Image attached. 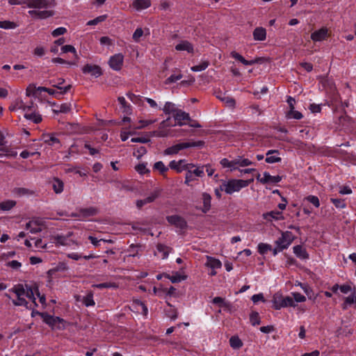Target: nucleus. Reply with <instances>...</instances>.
Returning a JSON list of instances; mask_svg holds the SVG:
<instances>
[{
	"mask_svg": "<svg viewBox=\"0 0 356 356\" xmlns=\"http://www.w3.org/2000/svg\"><path fill=\"white\" fill-rule=\"evenodd\" d=\"M10 5H26L33 8L29 10V15L35 19H44L54 15V11L40 9L54 8L56 6L55 0H8Z\"/></svg>",
	"mask_w": 356,
	"mask_h": 356,
	"instance_id": "1",
	"label": "nucleus"
},
{
	"mask_svg": "<svg viewBox=\"0 0 356 356\" xmlns=\"http://www.w3.org/2000/svg\"><path fill=\"white\" fill-rule=\"evenodd\" d=\"M9 292L15 295V298L12 299L14 305L23 306L29 309H33L38 307L34 291L30 286L18 284L10 289Z\"/></svg>",
	"mask_w": 356,
	"mask_h": 356,
	"instance_id": "2",
	"label": "nucleus"
},
{
	"mask_svg": "<svg viewBox=\"0 0 356 356\" xmlns=\"http://www.w3.org/2000/svg\"><path fill=\"white\" fill-rule=\"evenodd\" d=\"M252 181L253 179L248 180L232 179L227 181H222L220 186V190L225 191L227 194L231 195L247 187Z\"/></svg>",
	"mask_w": 356,
	"mask_h": 356,
	"instance_id": "3",
	"label": "nucleus"
},
{
	"mask_svg": "<svg viewBox=\"0 0 356 356\" xmlns=\"http://www.w3.org/2000/svg\"><path fill=\"white\" fill-rule=\"evenodd\" d=\"M204 143L202 140L196 142H184L176 144L164 150V155H174L179 153L180 150L193 147H202Z\"/></svg>",
	"mask_w": 356,
	"mask_h": 356,
	"instance_id": "4",
	"label": "nucleus"
},
{
	"mask_svg": "<svg viewBox=\"0 0 356 356\" xmlns=\"http://www.w3.org/2000/svg\"><path fill=\"white\" fill-rule=\"evenodd\" d=\"M73 236L72 232H69L66 235L56 234L51 237L52 242L56 246H79V243L72 238Z\"/></svg>",
	"mask_w": 356,
	"mask_h": 356,
	"instance_id": "5",
	"label": "nucleus"
},
{
	"mask_svg": "<svg viewBox=\"0 0 356 356\" xmlns=\"http://www.w3.org/2000/svg\"><path fill=\"white\" fill-rule=\"evenodd\" d=\"M294 238L295 236L291 232H282L281 236L275 241V244L277 246L280 247L284 250L291 245Z\"/></svg>",
	"mask_w": 356,
	"mask_h": 356,
	"instance_id": "6",
	"label": "nucleus"
},
{
	"mask_svg": "<svg viewBox=\"0 0 356 356\" xmlns=\"http://www.w3.org/2000/svg\"><path fill=\"white\" fill-rule=\"evenodd\" d=\"M24 118L35 124L40 123L42 120L41 115L38 111L37 105L32 102H30V106H29L28 109L24 113Z\"/></svg>",
	"mask_w": 356,
	"mask_h": 356,
	"instance_id": "7",
	"label": "nucleus"
},
{
	"mask_svg": "<svg viewBox=\"0 0 356 356\" xmlns=\"http://www.w3.org/2000/svg\"><path fill=\"white\" fill-rule=\"evenodd\" d=\"M169 167L176 170L177 172H181L183 170L192 169L194 167V165L192 163H186V161L184 159H181L178 161H172L169 163Z\"/></svg>",
	"mask_w": 356,
	"mask_h": 356,
	"instance_id": "8",
	"label": "nucleus"
},
{
	"mask_svg": "<svg viewBox=\"0 0 356 356\" xmlns=\"http://www.w3.org/2000/svg\"><path fill=\"white\" fill-rule=\"evenodd\" d=\"M123 62L124 56L122 54H116L110 58L108 65L112 70L119 71L122 69Z\"/></svg>",
	"mask_w": 356,
	"mask_h": 356,
	"instance_id": "9",
	"label": "nucleus"
},
{
	"mask_svg": "<svg viewBox=\"0 0 356 356\" xmlns=\"http://www.w3.org/2000/svg\"><path fill=\"white\" fill-rule=\"evenodd\" d=\"M83 74H90L95 77H99L102 74V70L99 65L86 64L82 68Z\"/></svg>",
	"mask_w": 356,
	"mask_h": 356,
	"instance_id": "10",
	"label": "nucleus"
},
{
	"mask_svg": "<svg viewBox=\"0 0 356 356\" xmlns=\"http://www.w3.org/2000/svg\"><path fill=\"white\" fill-rule=\"evenodd\" d=\"M168 222L172 225L176 227L177 228H179L180 229H183L186 227V220L181 216L177 215H172L167 216L166 218Z\"/></svg>",
	"mask_w": 356,
	"mask_h": 356,
	"instance_id": "11",
	"label": "nucleus"
},
{
	"mask_svg": "<svg viewBox=\"0 0 356 356\" xmlns=\"http://www.w3.org/2000/svg\"><path fill=\"white\" fill-rule=\"evenodd\" d=\"M173 117L179 126L184 125L187 121L191 120L189 114L179 109L174 113Z\"/></svg>",
	"mask_w": 356,
	"mask_h": 356,
	"instance_id": "12",
	"label": "nucleus"
},
{
	"mask_svg": "<svg viewBox=\"0 0 356 356\" xmlns=\"http://www.w3.org/2000/svg\"><path fill=\"white\" fill-rule=\"evenodd\" d=\"M328 30L325 27H323L313 32L311 35V39L314 42H321L325 40L328 37Z\"/></svg>",
	"mask_w": 356,
	"mask_h": 356,
	"instance_id": "13",
	"label": "nucleus"
},
{
	"mask_svg": "<svg viewBox=\"0 0 356 356\" xmlns=\"http://www.w3.org/2000/svg\"><path fill=\"white\" fill-rule=\"evenodd\" d=\"M29 106H30V102L26 104L21 99H15L10 106H9V110L10 111H17L18 110H22L24 113L28 109Z\"/></svg>",
	"mask_w": 356,
	"mask_h": 356,
	"instance_id": "14",
	"label": "nucleus"
},
{
	"mask_svg": "<svg viewBox=\"0 0 356 356\" xmlns=\"http://www.w3.org/2000/svg\"><path fill=\"white\" fill-rule=\"evenodd\" d=\"M175 49L178 51H186L188 54L194 53V47L191 42L188 40H181L175 45Z\"/></svg>",
	"mask_w": 356,
	"mask_h": 356,
	"instance_id": "15",
	"label": "nucleus"
},
{
	"mask_svg": "<svg viewBox=\"0 0 356 356\" xmlns=\"http://www.w3.org/2000/svg\"><path fill=\"white\" fill-rule=\"evenodd\" d=\"M159 191L158 190L154 191L148 197L143 200H138L136 201V207L138 209H141L144 205L154 202L159 196Z\"/></svg>",
	"mask_w": 356,
	"mask_h": 356,
	"instance_id": "16",
	"label": "nucleus"
},
{
	"mask_svg": "<svg viewBox=\"0 0 356 356\" xmlns=\"http://www.w3.org/2000/svg\"><path fill=\"white\" fill-rule=\"evenodd\" d=\"M52 86L54 87L59 89L60 91H57V90H56L54 89H51V88H48V90L47 92L51 95H54L56 98H59V97L61 95H64V94L67 93L71 88V85H68L65 87L58 86V85H56V84H52Z\"/></svg>",
	"mask_w": 356,
	"mask_h": 356,
	"instance_id": "17",
	"label": "nucleus"
},
{
	"mask_svg": "<svg viewBox=\"0 0 356 356\" xmlns=\"http://www.w3.org/2000/svg\"><path fill=\"white\" fill-rule=\"evenodd\" d=\"M152 5L151 0H134L131 6L137 11L149 8Z\"/></svg>",
	"mask_w": 356,
	"mask_h": 356,
	"instance_id": "18",
	"label": "nucleus"
},
{
	"mask_svg": "<svg viewBox=\"0 0 356 356\" xmlns=\"http://www.w3.org/2000/svg\"><path fill=\"white\" fill-rule=\"evenodd\" d=\"M279 152L275 149L268 150L266 153V162L268 163H275L280 162L282 159L278 156Z\"/></svg>",
	"mask_w": 356,
	"mask_h": 356,
	"instance_id": "19",
	"label": "nucleus"
},
{
	"mask_svg": "<svg viewBox=\"0 0 356 356\" xmlns=\"http://www.w3.org/2000/svg\"><path fill=\"white\" fill-rule=\"evenodd\" d=\"M262 216L264 220L268 221H272L273 220H279L284 219L282 212L278 211H271L270 212L264 213Z\"/></svg>",
	"mask_w": 356,
	"mask_h": 356,
	"instance_id": "20",
	"label": "nucleus"
},
{
	"mask_svg": "<svg viewBox=\"0 0 356 356\" xmlns=\"http://www.w3.org/2000/svg\"><path fill=\"white\" fill-rule=\"evenodd\" d=\"M282 180V177L272 176L268 172H265L263 174L262 179H261V183L262 184H276L280 182Z\"/></svg>",
	"mask_w": 356,
	"mask_h": 356,
	"instance_id": "21",
	"label": "nucleus"
},
{
	"mask_svg": "<svg viewBox=\"0 0 356 356\" xmlns=\"http://www.w3.org/2000/svg\"><path fill=\"white\" fill-rule=\"evenodd\" d=\"M205 266L211 269H220L222 267V263L218 259L211 256H207V261L205 263Z\"/></svg>",
	"mask_w": 356,
	"mask_h": 356,
	"instance_id": "22",
	"label": "nucleus"
},
{
	"mask_svg": "<svg viewBox=\"0 0 356 356\" xmlns=\"http://www.w3.org/2000/svg\"><path fill=\"white\" fill-rule=\"evenodd\" d=\"M80 213L81 216V218H86L90 216H94L97 215L99 212V210L97 208L94 207H90L88 208H82L79 209Z\"/></svg>",
	"mask_w": 356,
	"mask_h": 356,
	"instance_id": "23",
	"label": "nucleus"
},
{
	"mask_svg": "<svg viewBox=\"0 0 356 356\" xmlns=\"http://www.w3.org/2000/svg\"><path fill=\"white\" fill-rule=\"evenodd\" d=\"M254 40L264 41L266 38V31L263 27H257L252 33Z\"/></svg>",
	"mask_w": 356,
	"mask_h": 356,
	"instance_id": "24",
	"label": "nucleus"
},
{
	"mask_svg": "<svg viewBox=\"0 0 356 356\" xmlns=\"http://www.w3.org/2000/svg\"><path fill=\"white\" fill-rule=\"evenodd\" d=\"M51 186H52V188H53L54 191L56 194H60L63 191L64 183L61 179H60L57 177H54L52 179Z\"/></svg>",
	"mask_w": 356,
	"mask_h": 356,
	"instance_id": "25",
	"label": "nucleus"
},
{
	"mask_svg": "<svg viewBox=\"0 0 356 356\" xmlns=\"http://www.w3.org/2000/svg\"><path fill=\"white\" fill-rule=\"evenodd\" d=\"M216 97L220 101L224 102L227 106L232 107V108L234 107L235 100L232 97L227 96L225 94H223L220 92L217 94Z\"/></svg>",
	"mask_w": 356,
	"mask_h": 356,
	"instance_id": "26",
	"label": "nucleus"
},
{
	"mask_svg": "<svg viewBox=\"0 0 356 356\" xmlns=\"http://www.w3.org/2000/svg\"><path fill=\"white\" fill-rule=\"evenodd\" d=\"M42 139L44 142L49 145H55L56 144H60V140L56 137L54 134H47L42 135Z\"/></svg>",
	"mask_w": 356,
	"mask_h": 356,
	"instance_id": "27",
	"label": "nucleus"
},
{
	"mask_svg": "<svg viewBox=\"0 0 356 356\" xmlns=\"http://www.w3.org/2000/svg\"><path fill=\"white\" fill-rule=\"evenodd\" d=\"M202 200L203 203L202 211L204 213H207L211 209V197L209 193H203L202 194Z\"/></svg>",
	"mask_w": 356,
	"mask_h": 356,
	"instance_id": "28",
	"label": "nucleus"
},
{
	"mask_svg": "<svg viewBox=\"0 0 356 356\" xmlns=\"http://www.w3.org/2000/svg\"><path fill=\"white\" fill-rule=\"evenodd\" d=\"M55 108H53V112L54 113H68L71 109V105L70 104L64 103L61 105H56L55 103L52 104Z\"/></svg>",
	"mask_w": 356,
	"mask_h": 356,
	"instance_id": "29",
	"label": "nucleus"
},
{
	"mask_svg": "<svg viewBox=\"0 0 356 356\" xmlns=\"http://www.w3.org/2000/svg\"><path fill=\"white\" fill-rule=\"evenodd\" d=\"M272 302L273 304V308L275 309H280L281 308L284 307V297L281 294H274L273 296Z\"/></svg>",
	"mask_w": 356,
	"mask_h": 356,
	"instance_id": "30",
	"label": "nucleus"
},
{
	"mask_svg": "<svg viewBox=\"0 0 356 356\" xmlns=\"http://www.w3.org/2000/svg\"><path fill=\"white\" fill-rule=\"evenodd\" d=\"M352 304H355L356 306V288L353 289L350 296L345 298L344 302L343 304V309H346L347 305H350Z\"/></svg>",
	"mask_w": 356,
	"mask_h": 356,
	"instance_id": "31",
	"label": "nucleus"
},
{
	"mask_svg": "<svg viewBox=\"0 0 356 356\" xmlns=\"http://www.w3.org/2000/svg\"><path fill=\"white\" fill-rule=\"evenodd\" d=\"M293 252L298 258L301 259H306L309 257L305 248L299 245L293 247Z\"/></svg>",
	"mask_w": 356,
	"mask_h": 356,
	"instance_id": "32",
	"label": "nucleus"
},
{
	"mask_svg": "<svg viewBox=\"0 0 356 356\" xmlns=\"http://www.w3.org/2000/svg\"><path fill=\"white\" fill-rule=\"evenodd\" d=\"M230 55L233 58L240 61L245 65H252L257 62L255 60H247L241 54L236 51L231 52Z\"/></svg>",
	"mask_w": 356,
	"mask_h": 356,
	"instance_id": "33",
	"label": "nucleus"
},
{
	"mask_svg": "<svg viewBox=\"0 0 356 356\" xmlns=\"http://www.w3.org/2000/svg\"><path fill=\"white\" fill-rule=\"evenodd\" d=\"M230 346L234 349H239L243 346V342L237 336H233L229 339Z\"/></svg>",
	"mask_w": 356,
	"mask_h": 356,
	"instance_id": "34",
	"label": "nucleus"
},
{
	"mask_svg": "<svg viewBox=\"0 0 356 356\" xmlns=\"http://www.w3.org/2000/svg\"><path fill=\"white\" fill-rule=\"evenodd\" d=\"M177 73L172 74L165 81V84H171L175 83L182 78L183 76L181 72L179 70H177Z\"/></svg>",
	"mask_w": 356,
	"mask_h": 356,
	"instance_id": "35",
	"label": "nucleus"
},
{
	"mask_svg": "<svg viewBox=\"0 0 356 356\" xmlns=\"http://www.w3.org/2000/svg\"><path fill=\"white\" fill-rule=\"evenodd\" d=\"M178 110L179 109L175 108V105L170 102H166L163 108V111L165 114L172 113V115H174V113H176V111Z\"/></svg>",
	"mask_w": 356,
	"mask_h": 356,
	"instance_id": "36",
	"label": "nucleus"
},
{
	"mask_svg": "<svg viewBox=\"0 0 356 356\" xmlns=\"http://www.w3.org/2000/svg\"><path fill=\"white\" fill-rule=\"evenodd\" d=\"M26 229L31 233H38L41 232L42 229L40 225H38L36 222L30 221L26 224Z\"/></svg>",
	"mask_w": 356,
	"mask_h": 356,
	"instance_id": "37",
	"label": "nucleus"
},
{
	"mask_svg": "<svg viewBox=\"0 0 356 356\" xmlns=\"http://www.w3.org/2000/svg\"><path fill=\"white\" fill-rule=\"evenodd\" d=\"M209 65L208 60H202L200 64L191 67L193 72H201L206 70Z\"/></svg>",
	"mask_w": 356,
	"mask_h": 356,
	"instance_id": "38",
	"label": "nucleus"
},
{
	"mask_svg": "<svg viewBox=\"0 0 356 356\" xmlns=\"http://www.w3.org/2000/svg\"><path fill=\"white\" fill-rule=\"evenodd\" d=\"M83 303L86 307L94 306L95 305V300L93 299L92 292H89L86 296L83 297Z\"/></svg>",
	"mask_w": 356,
	"mask_h": 356,
	"instance_id": "39",
	"label": "nucleus"
},
{
	"mask_svg": "<svg viewBox=\"0 0 356 356\" xmlns=\"http://www.w3.org/2000/svg\"><path fill=\"white\" fill-rule=\"evenodd\" d=\"M258 252L261 254H265L268 251L272 250V246L270 244L260 243L257 246Z\"/></svg>",
	"mask_w": 356,
	"mask_h": 356,
	"instance_id": "40",
	"label": "nucleus"
},
{
	"mask_svg": "<svg viewBox=\"0 0 356 356\" xmlns=\"http://www.w3.org/2000/svg\"><path fill=\"white\" fill-rule=\"evenodd\" d=\"M16 202L13 200H7L0 203V209L8 211L15 207Z\"/></svg>",
	"mask_w": 356,
	"mask_h": 356,
	"instance_id": "41",
	"label": "nucleus"
},
{
	"mask_svg": "<svg viewBox=\"0 0 356 356\" xmlns=\"http://www.w3.org/2000/svg\"><path fill=\"white\" fill-rule=\"evenodd\" d=\"M153 169L160 172L161 175H164L168 170V168L165 165L163 162L157 161L154 163Z\"/></svg>",
	"mask_w": 356,
	"mask_h": 356,
	"instance_id": "42",
	"label": "nucleus"
},
{
	"mask_svg": "<svg viewBox=\"0 0 356 356\" xmlns=\"http://www.w3.org/2000/svg\"><path fill=\"white\" fill-rule=\"evenodd\" d=\"M157 251L161 254L163 259L166 258L169 254V248L163 244H158L156 246Z\"/></svg>",
	"mask_w": 356,
	"mask_h": 356,
	"instance_id": "43",
	"label": "nucleus"
},
{
	"mask_svg": "<svg viewBox=\"0 0 356 356\" xmlns=\"http://www.w3.org/2000/svg\"><path fill=\"white\" fill-rule=\"evenodd\" d=\"M196 179H197V177L192 173V170L191 169L187 170V172L186 173L184 183L188 186H191V182H193V181H195Z\"/></svg>",
	"mask_w": 356,
	"mask_h": 356,
	"instance_id": "44",
	"label": "nucleus"
},
{
	"mask_svg": "<svg viewBox=\"0 0 356 356\" xmlns=\"http://www.w3.org/2000/svg\"><path fill=\"white\" fill-rule=\"evenodd\" d=\"M118 284L115 282H105L101 284H95L92 285V287L97 289H104V288H118Z\"/></svg>",
	"mask_w": 356,
	"mask_h": 356,
	"instance_id": "45",
	"label": "nucleus"
},
{
	"mask_svg": "<svg viewBox=\"0 0 356 356\" xmlns=\"http://www.w3.org/2000/svg\"><path fill=\"white\" fill-rule=\"evenodd\" d=\"M250 321L251 324L254 326L259 325L261 321L259 313L257 312H252L250 315Z\"/></svg>",
	"mask_w": 356,
	"mask_h": 356,
	"instance_id": "46",
	"label": "nucleus"
},
{
	"mask_svg": "<svg viewBox=\"0 0 356 356\" xmlns=\"http://www.w3.org/2000/svg\"><path fill=\"white\" fill-rule=\"evenodd\" d=\"M17 154L16 151L10 150L7 148H0V156H6L8 157H15Z\"/></svg>",
	"mask_w": 356,
	"mask_h": 356,
	"instance_id": "47",
	"label": "nucleus"
},
{
	"mask_svg": "<svg viewBox=\"0 0 356 356\" xmlns=\"http://www.w3.org/2000/svg\"><path fill=\"white\" fill-rule=\"evenodd\" d=\"M156 122V120H140L138 122L139 125L134 127V129H140L145 128L154 122Z\"/></svg>",
	"mask_w": 356,
	"mask_h": 356,
	"instance_id": "48",
	"label": "nucleus"
},
{
	"mask_svg": "<svg viewBox=\"0 0 356 356\" xmlns=\"http://www.w3.org/2000/svg\"><path fill=\"white\" fill-rule=\"evenodd\" d=\"M145 31L142 28H137L133 33L132 38L134 42H139L141 37L144 35Z\"/></svg>",
	"mask_w": 356,
	"mask_h": 356,
	"instance_id": "49",
	"label": "nucleus"
},
{
	"mask_svg": "<svg viewBox=\"0 0 356 356\" xmlns=\"http://www.w3.org/2000/svg\"><path fill=\"white\" fill-rule=\"evenodd\" d=\"M17 27V24L13 22L0 21V28L3 29H14Z\"/></svg>",
	"mask_w": 356,
	"mask_h": 356,
	"instance_id": "50",
	"label": "nucleus"
},
{
	"mask_svg": "<svg viewBox=\"0 0 356 356\" xmlns=\"http://www.w3.org/2000/svg\"><path fill=\"white\" fill-rule=\"evenodd\" d=\"M287 117L289 118H293V119H296V120H300L302 118L303 115L302 114L298 111H296L295 108L293 109V110H289V111L287 113Z\"/></svg>",
	"mask_w": 356,
	"mask_h": 356,
	"instance_id": "51",
	"label": "nucleus"
},
{
	"mask_svg": "<svg viewBox=\"0 0 356 356\" xmlns=\"http://www.w3.org/2000/svg\"><path fill=\"white\" fill-rule=\"evenodd\" d=\"M213 303L218 305L220 307H229L230 303L225 302L222 298L220 297H215L213 299Z\"/></svg>",
	"mask_w": 356,
	"mask_h": 356,
	"instance_id": "52",
	"label": "nucleus"
},
{
	"mask_svg": "<svg viewBox=\"0 0 356 356\" xmlns=\"http://www.w3.org/2000/svg\"><path fill=\"white\" fill-rule=\"evenodd\" d=\"M107 17L106 15H103L101 16H99L94 19L90 20L87 22V25L88 26H94L97 25V24L104 22Z\"/></svg>",
	"mask_w": 356,
	"mask_h": 356,
	"instance_id": "53",
	"label": "nucleus"
},
{
	"mask_svg": "<svg viewBox=\"0 0 356 356\" xmlns=\"http://www.w3.org/2000/svg\"><path fill=\"white\" fill-rule=\"evenodd\" d=\"M61 51L63 53L72 52L74 54L76 58L78 59V56L76 54V49L72 45H70V44L64 45L61 47Z\"/></svg>",
	"mask_w": 356,
	"mask_h": 356,
	"instance_id": "54",
	"label": "nucleus"
},
{
	"mask_svg": "<svg viewBox=\"0 0 356 356\" xmlns=\"http://www.w3.org/2000/svg\"><path fill=\"white\" fill-rule=\"evenodd\" d=\"M298 285L302 288V289L307 294L308 298L311 299L313 295V290L308 285L302 284L301 282H299Z\"/></svg>",
	"mask_w": 356,
	"mask_h": 356,
	"instance_id": "55",
	"label": "nucleus"
},
{
	"mask_svg": "<svg viewBox=\"0 0 356 356\" xmlns=\"http://www.w3.org/2000/svg\"><path fill=\"white\" fill-rule=\"evenodd\" d=\"M305 200L312 203L315 207L318 208L320 206L319 199L315 195H309L305 197Z\"/></svg>",
	"mask_w": 356,
	"mask_h": 356,
	"instance_id": "56",
	"label": "nucleus"
},
{
	"mask_svg": "<svg viewBox=\"0 0 356 356\" xmlns=\"http://www.w3.org/2000/svg\"><path fill=\"white\" fill-rule=\"evenodd\" d=\"M51 62L54 63L67 64L70 65H76V61H66L64 59L58 57L52 58Z\"/></svg>",
	"mask_w": 356,
	"mask_h": 356,
	"instance_id": "57",
	"label": "nucleus"
},
{
	"mask_svg": "<svg viewBox=\"0 0 356 356\" xmlns=\"http://www.w3.org/2000/svg\"><path fill=\"white\" fill-rule=\"evenodd\" d=\"M330 200L337 208L343 209L346 206L343 200L337 199V198H331Z\"/></svg>",
	"mask_w": 356,
	"mask_h": 356,
	"instance_id": "58",
	"label": "nucleus"
},
{
	"mask_svg": "<svg viewBox=\"0 0 356 356\" xmlns=\"http://www.w3.org/2000/svg\"><path fill=\"white\" fill-rule=\"evenodd\" d=\"M292 296H293V300H294V302H303L306 300V298L305 296L302 295L301 293H298V292H293L291 293Z\"/></svg>",
	"mask_w": 356,
	"mask_h": 356,
	"instance_id": "59",
	"label": "nucleus"
},
{
	"mask_svg": "<svg viewBox=\"0 0 356 356\" xmlns=\"http://www.w3.org/2000/svg\"><path fill=\"white\" fill-rule=\"evenodd\" d=\"M284 307H296V304L294 302L293 298L290 296L284 297Z\"/></svg>",
	"mask_w": 356,
	"mask_h": 356,
	"instance_id": "60",
	"label": "nucleus"
},
{
	"mask_svg": "<svg viewBox=\"0 0 356 356\" xmlns=\"http://www.w3.org/2000/svg\"><path fill=\"white\" fill-rule=\"evenodd\" d=\"M192 173L196 177H202L204 175V166L197 167L195 169L192 170Z\"/></svg>",
	"mask_w": 356,
	"mask_h": 356,
	"instance_id": "61",
	"label": "nucleus"
},
{
	"mask_svg": "<svg viewBox=\"0 0 356 356\" xmlns=\"http://www.w3.org/2000/svg\"><path fill=\"white\" fill-rule=\"evenodd\" d=\"M128 97L133 103L136 104H140L143 100L142 97L134 94H129Z\"/></svg>",
	"mask_w": 356,
	"mask_h": 356,
	"instance_id": "62",
	"label": "nucleus"
},
{
	"mask_svg": "<svg viewBox=\"0 0 356 356\" xmlns=\"http://www.w3.org/2000/svg\"><path fill=\"white\" fill-rule=\"evenodd\" d=\"M67 31V29L64 27H58L53 31L52 35L54 37H58L59 35H63Z\"/></svg>",
	"mask_w": 356,
	"mask_h": 356,
	"instance_id": "63",
	"label": "nucleus"
},
{
	"mask_svg": "<svg viewBox=\"0 0 356 356\" xmlns=\"http://www.w3.org/2000/svg\"><path fill=\"white\" fill-rule=\"evenodd\" d=\"M251 300L254 303H257L259 301H265L264 295L261 293L253 295L251 298Z\"/></svg>",
	"mask_w": 356,
	"mask_h": 356,
	"instance_id": "64",
	"label": "nucleus"
}]
</instances>
